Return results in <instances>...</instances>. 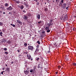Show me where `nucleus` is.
<instances>
[{"mask_svg": "<svg viewBox=\"0 0 76 76\" xmlns=\"http://www.w3.org/2000/svg\"><path fill=\"white\" fill-rule=\"evenodd\" d=\"M11 64H13V61L11 62Z\"/></svg>", "mask_w": 76, "mask_h": 76, "instance_id": "obj_48", "label": "nucleus"}, {"mask_svg": "<svg viewBox=\"0 0 76 76\" xmlns=\"http://www.w3.org/2000/svg\"><path fill=\"white\" fill-rule=\"evenodd\" d=\"M32 38H33V39H34V38H34V37H32Z\"/></svg>", "mask_w": 76, "mask_h": 76, "instance_id": "obj_60", "label": "nucleus"}, {"mask_svg": "<svg viewBox=\"0 0 76 76\" xmlns=\"http://www.w3.org/2000/svg\"><path fill=\"white\" fill-rule=\"evenodd\" d=\"M50 27L48 26H46L45 28V30H46V32L47 33H49L50 32L51 30H50Z\"/></svg>", "mask_w": 76, "mask_h": 76, "instance_id": "obj_2", "label": "nucleus"}, {"mask_svg": "<svg viewBox=\"0 0 76 76\" xmlns=\"http://www.w3.org/2000/svg\"><path fill=\"white\" fill-rule=\"evenodd\" d=\"M42 33L43 34V35H45V31H42Z\"/></svg>", "mask_w": 76, "mask_h": 76, "instance_id": "obj_28", "label": "nucleus"}, {"mask_svg": "<svg viewBox=\"0 0 76 76\" xmlns=\"http://www.w3.org/2000/svg\"><path fill=\"white\" fill-rule=\"evenodd\" d=\"M41 67H39V65H38V69H39V68H41Z\"/></svg>", "mask_w": 76, "mask_h": 76, "instance_id": "obj_41", "label": "nucleus"}, {"mask_svg": "<svg viewBox=\"0 0 76 76\" xmlns=\"http://www.w3.org/2000/svg\"><path fill=\"white\" fill-rule=\"evenodd\" d=\"M60 67H61V66H58V69H60Z\"/></svg>", "mask_w": 76, "mask_h": 76, "instance_id": "obj_44", "label": "nucleus"}, {"mask_svg": "<svg viewBox=\"0 0 76 76\" xmlns=\"http://www.w3.org/2000/svg\"><path fill=\"white\" fill-rule=\"evenodd\" d=\"M63 4L62 8H63V9H64V7H66V3Z\"/></svg>", "mask_w": 76, "mask_h": 76, "instance_id": "obj_8", "label": "nucleus"}, {"mask_svg": "<svg viewBox=\"0 0 76 76\" xmlns=\"http://www.w3.org/2000/svg\"><path fill=\"white\" fill-rule=\"evenodd\" d=\"M47 25L48 26V27H50V26H51V25L53 26V24L48 23V24H47Z\"/></svg>", "mask_w": 76, "mask_h": 76, "instance_id": "obj_11", "label": "nucleus"}, {"mask_svg": "<svg viewBox=\"0 0 76 76\" xmlns=\"http://www.w3.org/2000/svg\"><path fill=\"white\" fill-rule=\"evenodd\" d=\"M10 70V68L7 67L6 69V70H5V72H9Z\"/></svg>", "mask_w": 76, "mask_h": 76, "instance_id": "obj_9", "label": "nucleus"}, {"mask_svg": "<svg viewBox=\"0 0 76 76\" xmlns=\"http://www.w3.org/2000/svg\"><path fill=\"white\" fill-rule=\"evenodd\" d=\"M66 10H68V7H67L66 8Z\"/></svg>", "mask_w": 76, "mask_h": 76, "instance_id": "obj_45", "label": "nucleus"}, {"mask_svg": "<svg viewBox=\"0 0 76 76\" xmlns=\"http://www.w3.org/2000/svg\"><path fill=\"white\" fill-rule=\"evenodd\" d=\"M30 72H31V73H32V72H33V71L32 70H31L30 71Z\"/></svg>", "mask_w": 76, "mask_h": 76, "instance_id": "obj_36", "label": "nucleus"}, {"mask_svg": "<svg viewBox=\"0 0 76 76\" xmlns=\"http://www.w3.org/2000/svg\"><path fill=\"white\" fill-rule=\"evenodd\" d=\"M23 18L24 20H27L28 19V17L26 15H23Z\"/></svg>", "mask_w": 76, "mask_h": 76, "instance_id": "obj_3", "label": "nucleus"}, {"mask_svg": "<svg viewBox=\"0 0 76 76\" xmlns=\"http://www.w3.org/2000/svg\"><path fill=\"white\" fill-rule=\"evenodd\" d=\"M26 10V8H25L23 10V12H24V13H26V11H25Z\"/></svg>", "mask_w": 76, "mask_h": 76, "instance_id": "obj_15", "label": "nucleus"}, {"mask_svg": "<svg viewBox=\"0 0 76 76\" xmlns=\"http://www.w3.org/2000/svg\"><path fill=\"white\" fill-rule=\"evenodd\" d=\"M64 0H61V3H63L64 1H63Z\"/></svg>", "mask_w": 76, "mask_h": 76, "instance_id": "obj_35", "label": "nucleus"}, {"mask_svg": "<svg viewBox=\"0 0 76 76\" xmlns=\"http://www.w3.org/2000/svg\"><path fill=\"white\" fill-rule=\"evenodd\" d=\"M24 54H25V52L24 53Z\"/></svg>", "mask_w": 76, "mask_h": 76, "instance_id": "obj_63", "label": "nucleus"}, {"mask_svg": "<svg viewBox=\"0 0 76 76\" xmlns=\"http://www.w3.org/2000/svg\"><path fill=\"white\" fill-rule=\"evenodd\" d=\"M73 66H76V64L75 63H74L72 64Z\"/></svg>", "mask_w": 76, "mask_h": 76, "instance_id": "obj_24", "label": "nucleus"}, {"mask_svg": "<svg viewBox=\"0 0 76 76\" xmlns=\"http://www.w3.org/2000/svg\"><path fill=\"white\" fill-rule=\"evenodd\" d=\"M28 71L26 70V71H24V73L26 75H28Z\"/></svg>", "mask_w": 76, "mask_h": 76, "instance_id": "obj_10", "label": "nucleus"}, {"mask_svg": "<svg viewBox=\"0 0 76 76\" xmlns=\"http://www.w3.org/2000/svg\"><path fill=\"white\" fill-rule=\"evenodd\" d=\"M34 1H35L36 2H37V1H38V0H34Z\"/></svg>", "mask_w": 76, "mask_h": 76, "instance_id": "obj_49", "label": "nucleus"}, {"mask_svg": "<svg viewBox=\"0 0 76 76\" xmlns=\"http://www.w3.org/2000/svg\"><path fill=\"white\" fill-rule=\"evenodd\" d=\"M39 51V49L38 48H37L35 50V53H37V52H38Z\"/></svg>", "mask_w": 76, "mask_h": 76, "instance_id": "obj_12", "label": "nucleus"}, {"mask_svg": "<svg viewBox=\"0 0 76 76\" xmlns=\"http://www.w3.org/2000/svg\"><path fill=\"white\" fill-rule=\"evenodd\" d=\"M3 34V33H2V32H0V35H1V36H2V34Z\"/></svg>", "mask_w": 76, "mask_h": 76, "instance_id": "obj_30", "label": "nucleus"}, {"mask_svg": "<svg viewBox=\"0 0 76 76\" xmlns=\"http://www.w3.org/2000/svg\"><path fill=\"white\" fill-rule=\"evenodd\" d=\"M8 6V4L7 3L5 4V6Z\"/></svg>", "mask_w": 76, "mask_h": 76, "instance_id": "obj_38", "label": "nucleus"}, {"mask_svg": "<svg viewBox=\"0 0 76 76\" xmlns=\"http://www.w3.org/2000/svg\"><path fill=\"white\" fill-rule=\"evenodd\" d=\"M50 52V51L49 50L48 51V53H49Z\"/></svg>", "mask_w": 76, "mask_h": 76, "instance_id": "obj_50", "label": "nucleus"}, {"mask_svg": "<svg viewBox=\"0 0 76 76\" xmlns=\"http://www.w3.org/2000/svg\"><path fill=\"white\" fill-rule=\"evenodd\" d=\"M53 45H54V47H56V48L57 47V44H56V43H55L54 44H53Z\"/></svg>", "mask_w": 76, "mask_h": 76, "instance_id": "obj_19", "label": "nucleus"}, {"mask_svg": "<svg viewBox=\"0 0 76 76\" xmlns=\"http://www.w3.org/2000/svg\"><path fill=\"white\" fill-rule=\"evenodd\" d=\"M29 69V68H28V69H27V70H28V69Z\"/></svg>", "mask_w": 76, "mask_h": 76, "instance_id": "obj_59", "label": "nucleus"}, {"mask_svg": "<svg viewBox=\"0 0 76 76\" xmlns=\"http://www.w3.org/2000/svg\"><path fill=\"white\" fill-rule=\"evenodd\" d=\"M27 16H29V17L31 16V14H30V13H28L27 14Z\"/></svg>", "mask_w": 76, "mask_h": 76, "instance_id": "obj_26", "label": "nucleus"}, {"mask_svg": "<svg viewBox=\"0 0 76 76\" xmlns=\"http://www.w3.org/2000/svg\"><path fill=\"white\" fill-rule=\"evenodd\" d=\"M12 9H13V8L11 6H10L7 9V10H12Z\"/></svg>", "mask_w": 76, "mask_h": 76, "instance_id": "obj_4", "label": "nucleus"}, {"mask_svg": "<svg viewBox=\"0 0 76 76\" xmlns=\"http://www.w3.org/2000/svg\"><path fill=\"white\" fill-rule=\"evenodd\" d=\"M33 72H34L35 71V68H34L33 70H32Z\"/></svg>", "mask_w": 76, "mask_h": 76, "instance_id": "obj_34", "label": "nucleus"}, {"mask_svg": "<svg viewBox=\"0 0 76 76\" xmlns=\"http://www.w3.org/2000/svg\"><path fill=\"white\" fill-rule=\"evenodd\" d=\"M33 60V59H32V58H31V61H32V60Z\"/></svg>", "mask_w": 76, "mask_h": 76, "instance_id": "obj_52", "label": "nucleus"}, {"mask_svg": "<svg viewBox=\"0 0 76 76\" xmlns=\"http://www.w3.org/2000/svg\"><path fill=\"white\" fill-rule=\"evenodd\" d=\"M3 14H5V12H3Z\"/></svg>", "mask_w": 76, "mask_h": 76, "instance_id": "obj_56", "label": "nucleus"}, {"mask_svg": "<svg viewBox=\"0 0 76 76\" xmlns=\"http://www.w3.org/2000/svg\"><path fill=\"white\" fill-rule=\"evenodd\" d=\"M28 45H29V44H28Z\"/></svg>", "mask_w": 76, "mask_h": 76, "instance_id": "obj_64", "label": "nucleus"}, {"mask_svg": "<svg viewBox=\"0 0 76 76\" xmlns=\"http://www.w3.org/2000/svg\"><path fill=\"white\" fill-rule=\"evenodd\" d=\"M11 26H13V27H15V26H15V25L13 24H11Z\"/></svg>", "mask_w": 76, "mask_h": 76, "instance_id": "obj_16", "label": "nucleus"}, {"mask_svg": "<svg viewBox=\"0 0 76 76\" xmlns=\"http://www.w3.org/2000/svg\"><path fill=\"white\" fill-rule=\"evenodd\" d=\"M0 7L1 9L2 10H5V7H3V6H1Z\"/></svg>", "mask_w": 76, "mask_h": 76, "instance_id": "obj_7", "label": "nucleus"}, {"mask_svg": "<svg viewBox=\"0 0 76 76\" xmlns=\"http://www.w3.org/2000/svg\"><path fill=\"white\" fill-rule=\"evenodd\" d=\"M28 53V52H25V54H27Z\"/></svg>", "mask_w": 76, "mask_h": 76, "instance_id": "obj_37", "label": "nucleus"}, {"mask_svg": "<svg viewBox=\"0 0 76 76\" xmlns=\"http://www.w3.org/2000/svg\"><path fill=\"white\" fill-rule=\"evenodd\" d=\"M37 5H38V6H39V3H38V2H37Z\"/></svg>", "mask_w": 76, "mask_h": 76, "instance_id": "obj_39", "label": "nucleus"}, {"mask_svg": "<svg viewBox=\"0 0 76 76\" xmlns=\"http://www.w3.org/2000/svg\"><path fill=\"white\" fill-rule=\"evenodd\" d=\"M23 7H24L23 5H22L20 6V8L22 9H23Z\"/></svg>", "mask_w": 76, "mask_h": 76, "instance_id": "obj_21", "label": "nucleus"}, {"mask_svg": "<svg viewBox=\"0 0 76 76\" xmlns=\"http://www.w3.org/2000/svg\"><path fill=\"white\" fill-rule=\"evenodd\" d=\"M40 23H42V21H40Z\"/></svg>", "mask_w": 76, "mask_h": 76, "instance_id": "obj_57", "label": "nucleus"}, {"mask_svg": "<svg viewBox=\"0 0 76 76\" xmlns=\"http://www.w3.org/2000/svg\"><path fill=\"white\" fill-rule=\"evenodd\" d=\"M66 19H67V17L66 15L64 16V20H65Z\"/></svg>", "mask_w": 76, "mask_h": 76, "instance_id": "obj_13", "label": "nucleus"}, {"mask_svg": "<svg viewBox=\"0 0 76 76\" xmlns=\"http://www.w3.org/2000/svg\"><path fill=\"white\" fill-rule=\"evenodd\" d=\"M34 49V47L32 46H28V50H31V51H33Z\"/></svg>", "mask_w": 76, "mask_h": 76, "instance_id": "obj_1", "label": "nucleus"}, {"mask_svg": "<svg viewBox=\"0 0 76 76\" xmlns=\"http://www.w3.org/2000/svg\"><path fill=\"white\" fill-rule=\"evenodd\" d=\"M40 23V22H39V21L38 22V23L39 24V23Z\"/></svg>", "mask_w": 76, "mask_h": 76, "instance_id": "obj_51", "label": "nucleus"}, {"mask_svg": "<svg viewBox=\"0 0 76 76\" xmlns=\"http://www.w3.org/2000/svg\"><path fill=\"white\" fill-rule=\"evenodd\" d=\"M3 24V23H1V22H0V26H2Z\"/></svg>", "mask_w": 76, "mask_h": 76, "instance_id": "obj_20", "label": "nucleus"}, {"mask_svg": "<svg viewBox=\"0 0 76 76\" xmlns=\"http://www.w3.org/2000/svg\"><path fill=\"white\" fill-rule=\"evenodd\" d=\"M7 66V64H6V66Z\"/></svg>", "mask_w": 76, "mask_h": 76, "instance_id": "obj_54", "label": "nucleus"}, {"mask_svg": "<svg viewBox=\"0 0 76 76\" xmlns=\"http://www.w3.org/2000/svg\"><path fill=\"white\" fill-rule=\"evenodd\" d=\"M17 51H18V52L19 53V51H20V50H17Z\"/></svg>", "mask_w": 76, "mask_h": 76, "instance_id": "obj_46", "label": "nucleus"}, {"mask_svg": "<svg viewBox=\"0 0 76 76\" xmlns=\"http://www.w3.org/2000/svg\"><path fill=\"white\" fill-rule=\"evenodd\" d=\"M45 11L46 12H47V10H48V9L47 8H45L44 9Z\"/></svg>", "mask_w": 76, "mask_h": 76, "instance_id": "obj_18", "label": "nucleus"}, {"mask_svg": "<svg viewBox=\"0 0 76 76\" xmlns=\"http://www.w3.org/2000/svg\"><path fill=\"white\" fill-rule=\"evenodd\" d=\"M5 54H8V52H5Z\"/></svg>", "mask_w": 76, "mask_h": 76, "instance_id": "obj_33", "label": "nucleus"}, {"mask_svg": "<svg viewBox=\"0 0 76 76\" xmlns=\"http://www.w3.org/2000/svg\"><path fill=\"white\" fill-rule=\"evenodd\" d=\"M56 2L57 4H58V3H59V0H56Z\"/></svg>", "mask_w": 76, "mask_h": 76, "instance_id": "obj_22", "label": "nucleus"}, {"mask_svg": "<svg viewBox=\"0 0 76 76\" xmlns=\"http://www.w3.org/2000/svg\"><path fill=\"white\" fill-rule=\"evenodd\" d=\"M16 3H18V4H19V1H16Z\"/></svg>", "mask_w": 76, "mask_h": 76, "instance_id": "obj_43", "label": "nucleus"}, {"mask_svg": "<svg viewBox=\"0 0 76 76\" xmlns=\"http://www.w3.org/2000/svg\"><path fill=\"white\" fill-rule=\"evenodd\" d=\"M56 74H57V73H58V72H56Z\"/></svg>", "mask_w": 76, "mask_h": 76, "instance_id": "obj_53", "label": "nucleus"}, {"mask_svg": "<svg viewBox=\"0 0 76 76\" xmlns=\"http://www.w3.org/2000/svg\"><path fill=\"white\" fill-rule=\"evenodd\" d=\"M26 45H27V43H25L24 44V46L25 47H26Z\"/></svg>", "mask_w": 76, "mask_h": 76, "instance_id": "obj_14", "label": "nucleus"}, {"mask_svg": "<svg viewBox=\"0 0 76 76\" xmlns=\"http://www.w3.org/2000/svg\"><path fill=\"white\" fill-rule=\"evenodd\" d=\"M62 5H63V4L61 3V2H60V5L61 6H62Z\"/></svg>", "mask_w": 76, "mask_h": 76, "instance_id": "obj_31", "label": "nucleus"}, {"mask_svg": "<svg viewBox=\"0 0 76 76\" xmlns=\"http://www.w3.org/2000/svg\"><path fill=\"white\" fill-rule=\"evenodd\" d=\"M2 72L3 73L4 72H5V71H2Z\"/></svg>", "mask_w": 76, "mask_h": 76, "instance_id": "obj_55", "label": "nucleus"}, {"mask_svg": "<svg viewBox=\"0 0 76 76\" xmlns=\"http://www.w3.org/2000/svg\"><path fill=\"white\" fill-rule=\"evenodd\" d=\"M0 13H1V12L0 11Z\"/></svg>", "mask_w": 76, "mask_h": 76, "instance_id": "obj_62", "label": "nucleus"}, {"mask_svg": "<svg viewBox=\"0 0 76 76\" xmlns=\"http://www.w3.org/2000/svg\"><path fill=\"white\" fill-rule=\"evenodd\" d=\"M73 29L74 31H75V29H74V28H73Z\"/></svg>", "mask_w": 76, "mask_h": 76, "instance_id": "obj_61", "label": "nucleus"}, {"mask_svg": "<svg viewBox=\"0 0 76 76\" xmlns=\"http://www.w3.org/2000/svg\"><path fill=\"white\" fill-rule=\"evenodd\" d=\"M53 19L52 20V19H51V20H50V22H53Z\"/></svg>", "mask_w": 76, "mask_h": 76, "instance_id": "obj_42", "label": "nucleus"}, {"mask_svg": "<svg viewBox=\"0 0 76 76\" xmlns=\"http://www.w3.org/2000/svg\"><path fill=\"white\" fill-rule=\"evenodd\" d=\"M1 74H2V75H3V72H1Z\"/></svg>", "mask_w": 76, "mask_h": 76, "instance_id": "obj_47", "label": "nucleus"}, {"mask_svg": "<svg viewBox=\"0 0 76 76\" xmlns=\"http://www.w3.org/2000/svg\"><path fill=\"white\" fill-rule=\"evenodd\" d=\"M37 18L38 19H40V15L39 14H38L37 15Z\"/></svg>", "mask_w": 76, "mask_h": 76, "instance_id": "obj_6", "label": "nucleus"}, {"mask_svg": "<svg viewBox=\"0 0 76 76\" xmlns=\"http://www.w3.org/2000/svg\"><path fill=\"white\" fill-rule=\"evenodd\" d=\"M11 43V41H8V43L9 44H10Z\"/></svg>", "mask_w": 76, "mask_h": 76, "instance_id": "obj_29", "label": "nucleus"}, {"mask_svg": "<svg viewBox=\"0 0 76 76\" xmlns=\"http://www.w3.org/2000/svg\"><path fill=\"white\" fill-rule=\"evenodd\" d=\"M12 12H10L9 13V14H11V15H12Z\"/></svg>", "mask_w": 76, "mask_h": 76, "instance_id": "obj_40", "label": "nucleus"}, {"mask_svg": "<svg viewBox=\"0 0 76 76\" xmlns=\"http://www.w3.org/2000/svg\"><path fill=\"white\" fill-rule=\"evenodd\" d=\"M4 50H5V51H7V49L6 48H4Z\"/></svg>", "mask_w": 76, "mask_h": 76, "instance_id": "obj_27", "label": "nucleus"}, {"mask_svg": "<svg viewBox=\"0 0 76 76\" xmlns=\"http://www.w3.org/2000/svg\"><path fill=\"white\" fill-rule=\"evenodd\" d=\"M17 23H19L21 25H22V22H21L20 20H17Z\"/></svg>", "mask_w": 76, "mask_h": 76, "instance_id": "obj_5", "label": "nucleus"}, {"mask_svg": "<svg viewBox=\"0 0 76 76\" xmlns=\"http://www.w3.org/2000/svg\"><path fill=\"white\" fill-rule=\"evenodd\" d=\"M30 58H31V55H30L28 57V59H30Z\"/></svg>", "mask_w": 76, "mask_h": 76, "instance_id": "obj_17", "label": "nucleus"}, {"mask_svg": "<svg viewBox=\"0 0 76 76\" xmlns=\"http://www.w3.org/2000/svg\"><path fill=\"white\" fill-rule=\"evenodd\" d=\"M37 43H38V44H39H39H40V42H39V41H37Z\"/></svg>", "mask_w": 76, "mask_h": 76, "instance_id": "obj_25", "label": "nucleus"}, {"mask_svg": "<svg viewBox=\"0 0 76 76\" xmlns=\"http://www.w3.org/2000/svg\"><path fill=\"white\" fill-rule=\"evenodd\" d=\"M39 60V58H38L36 59V60H37V61H38Z\"/></svg>", "mask_w": 76, "mask_h": 76, "instance_id": "obj_32", "label": "nucleus"}, {"mask_svg": "<svg viewBox=\"0 0 76 76\" xmlns=\"http://www.w3.org/2000/svg\"><path fill=\"white\" fill-rule=\"evenodd\" d=\"M47 0V1H49V0Z\"/></svg>", "mask_w": 76, "mask_h": 76, "instance_id": "obj_58", "label": "nucleus"}, {"mask_svg": "<svg viewBox=\"0 0 76 76\" xmlns=\"http://www.w3.org/2000/svg\"><path fill=\"white\" fill-rule=\"evenodd\" d=\"M65 59L67 61H68V60H69V58H67V57H66Z\"/></svg>", "mask_w": 76, "mask_h": 76, "instance_id": "obj_23", "label": "nucleus"}]
</instances>
